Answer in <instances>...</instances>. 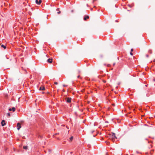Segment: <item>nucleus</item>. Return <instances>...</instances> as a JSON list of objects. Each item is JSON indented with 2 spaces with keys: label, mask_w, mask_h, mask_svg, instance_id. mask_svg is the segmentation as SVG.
<instances>
[{
  "label": "nucleus",
  "mask_w": 155,
  "mask_h": 155,
  "mask_svg": "<svg viewBox=\"0 0 155 155\" xmlns=\"http://www.w3.org/2000/svg\"><path fill=\"white\" fill-rule=\"evenodd\" d=\"M116 137L115 136V134L114 133H112V138H110V139L113 141H114L115 140V138Z\"/></svg>",
  "instance_id": "f257e3e1"
},
{
  "label": "nucleus",
  "mask_w": 155,
  "mask_h": 155,
  "mask_svg": "<svg viewBox=\"0 0 155 155\" xmlns=\"http://www.w3.org/2000/svg\"><path fill=\"white\" fill-rule=\"evenodd\" d=\"M71 98L70 97H67L65 99L66 102L68 103H70L71 101Z\"/></svg>",
  "instance_id": "f03ea898"
},
{
  "label": "nucleus",
  "mask_w": 155,
  "mask_h": 155,
  "mask_svg": "<svg viewBox=\"0 0 155 155\" xmlns=\"http://www.w3.org/2000/svg\"><path fill=\"white\" fill-rule=\"evenodd\" d=\"M17 129L18 130H19L20 129V128L21 127V124L19 123H18L17 124Z\"/></svg>",
  "instance_id": "7ed1b4c3"
},
{
  "label": "nucleus",
  "mask_w": 155,
  "mask_h": 155,
  "mask_svg": "<svg viewBox=\"0 0 155 155\" xmlns=\"http://www.w3.org/2000/svg\"><path fill=\"white\" fill-rule=\"evenodd\" d=\"M41 2H42L41 0H39V1H38V0H35L36 3L38 5H40L41 4Z\"/></svg>",
  "instance_id": "20e7f679"
},
{
  "label": "nucleus",
  "mask_w": 155,
  "mask_h": 155,
  "mask_svg": "<svg viewBox=\"0 0 155 155\" xmlns=\"http://www.w3.org/2000/svg\"><path fill=\"white\" fill-rule=\"evenodd\" d=\"M2 125V126H4L5 125V120H3L1 122Z\"/></svg>",
  "instance_id": "39448f33"
},
{
  "label": "nucleus",
  "mask_w": 155,
  "mask_h": 155,
  "mask_svg": "<svg viewBox=\"0 0 155 155\" xmlns=\"http://www.w3.org/2000/svg\"><path fill=\"white\" fill-rule=\"evenodd\" d=\"M52 58H49L47 60V61L48 63H51L52 62Z\"/></svg>",
  "instance_id": "423d86ee"
},
{
  "label": "nucleus",
  "mask_w": 155,
  "mask_h": 155,
  "mask_svg": "<svg viewBox=\"0 0 155 155\" xmlns=\"http://www.w3.org/2000/svg\"><path fill=\"white\" fill-rule=\"evenodd\" d=\"M89 18V17L88 16L85 15L84 18V20L85 21L87 19H88Z\"/></svg>",
  "instance_id": "0eeeda50"
},
{
  "label": "nucleus",
  "mask_w": 155,
  "mask_h": 155,
  "mask_svg": "<svg viewBox=\"0 0 155 155\" xmlns=\"http://www.w3.org/2000/svg\"><path fill=\"white\" fill-rule=\"evenodd\" d=\"M39 90L44 91L45 90V88L44 87H40L39 89Z\"/></svg>",
  "instance_id": "6e6552de"
},
{
  "label": "nucleus",
  "mask_w": 155,
  "mask_h": 155,
  "mask_svg": "<svg viewBox=\"0 0 155 155\" xmlns=\"http://www.w3.org/2000/svg\"><path fill=\"white\" fill-rule=\"evenodd\" d=\"M28 147L27 146H23V148L24 149L26 150L28 149Z\"/></svg>",
  "instance_id": "1a4fd4ad"
},
{
  "label": "nucleus",
  "mask_w": 155,
  "mask_h": 155,
  "mask_svg": "<svg viewBox=\"0 0 155 155\" xmlns=\"http://www.w3.org/2000/svg\"><path fill=\"white\" fill-rule=\"evenodd\" d=\"M15 110V107H12V110L13 112H14Z\"/></svg>",
  "instance_id": "9d476101"
},
{
  "label": "nucleus",
  "mask_w": 155,
  "mask_h": 155,
  "mask_svg": "<svg viewBox=\"0 0 155 155\" xmlns=\"http://www.w3.org/2000/svg\"><path fill=\"white\" fill-rule=\"evenodd\" d=\"M1 47H2L3 48L5 49L6 48V47L3 45H1Z\"/></svg>",
  "instance_id": "9b49d317"
},
{
  "label": "nucleus",
  "mask_w": 155,
  "mask_h": 155,
  "mask_svg": "<svg viewBox=\"0 0 155 155\" xmlns=\"http://www.w3.org/2000/svg\"><path fill=\"white\" fill-rule=\"evenodd\" d=\"M73 139V136L71 137L70 138V139L71 142Z\"/></svg>",
  "instance_id": "f8f14e48"
},
{
  "label": "nucleus",
  "mask_w": 155,
  "mask_h": 155,
  "mask_svg": "<svg viewBox=\"0 0 155 155\" xmlns=\"http://www.w3.org/2000/svg\"><path fill=\"white\" fill-rule=\"evenodd\" d=\"M148 52L150 54H151L152 53V51L150 50H149L148 51Z\"/></svg>",
  "instance_id": "ddd939ff"
},
{
  "label": "nucleus",
  "mask_w": 155,
  "mask_h": 155,
  "mask_svg": "<svg viewBox=\"0 0 155 155\" xmlns=\"http://www.w3.org/2000/svg\"><path fill=\"white\" fill-rule=\"evenodd\" d=\"M106 144H107V145H109V144H110V143H109V142H107V143H106Z\"/></svg>",
  "instance_id": "4468645a"
},
{
  "label": "nucleus",
  "mask_w": 155,
  "mask_h": 155,
  "mask_svg": "<svg viewBox=\"0 0 155 155\" xmlns=\"http://www.w3.org/2000/svg\"><path fill=\"white\" fill-rule=\"evenodd\" d=\"M7 115L9 117L10 116V114L9 113H8L7 114Z\"/></svg>",
  "instance_id": "2eb2a0df"
},
{
  "label": "nucleus",
  "mask_w": 155,
  "mask_h": 155,
  "mask_svg": "<svg viewBox=\"0 0 155 155\" xmlns=\"http://www.w3.org/2000/svg\"><path fill=\"white\" fill-rule=\"evenodd\" d=\"M63 86L64 87H67V86L68 85L65 84H64Z\"/></svg>",
  "instance_id": "dca6fc26"
},
{
  "label": "nucleus",
  "mask_w": 155,
  "mask_h": 155,
  "mask_svg": "<svg viewBox=\"0 0 155 155\" xmlns=\"http://www.w3.org/2000/svg\"><path fill=\"white\" fill-rule=\"evenodd\" d=\"M54 84H58V83L57 82H54Z\"/></svg>",
  "instance_id": "f3484780"
},
{
  "label": "nucleus",
  "mask_w": 155,
  "mask_h": 155,
  "mask_svg": "<svg viewBox=\"0 0 155 155\" xmlns=\"http://www.w3.org/2000/svg\"><path fill=\"white\" fill-rule=\"evenodd\" d=\"M9 111H11V110H12V108H9Z\"/></svg>",
  "instance_id": "a211bd4d"
},
{
  "label": "nucleus",
  "mask_w": 155,
  "mask_h": 155,
  "mask_svg": "<svg viewBox=\"0 0 155 155\" xmlns=\"http://www.w3.org/2000/svg\"><path fill=\"white\" fill-rule=\"evenodd\" d=\"M61 11H59V12H58L57 13H58V14H59L60 13H61Z\"/></svg>",
  "instance_id": "6ab92c4d"
},
{
  "label": "nucleus",
  "mask_w": 155,
  "mask_h": 155,
  "mask_svg": "<svg viewBox=\"0 0 155 155\" xmlns=\"http://www.w3.org/2000/svg\"><path fill=\"white\" fill-rule=\"evenodd\" d=\"M130 54L131 55H133V53H132V52H130Z\"/></svg>",
  "instance_id": "aec40b11"
},
{
  "label": "nucleus",
  "mask_w": 155,
  "mask_h": 155,
  "mask_svg": "<svg viewBox=\"0 0 155 155\" xmlns=\"http://www.w3.org/2000/svg\"><path fill=\"white\" fill-rule=\"evenodd\" d=\"M146 56L147 57H149V56L148 54H146Z\"/></svg>",
  "instance_id": "412c9836"
},
{
  "label": "nucleus",
  "mask_w": 155,
  "mask_h": 155,
  "mask_svg": "<svg viewBox=\"0 0 155 155\" xmlns=\"http://www.w3.org/2000/svg\"><path fill=\"white\" fill-rule=\"evenodd\" d=\"M131 52H132V51H133V49H131Z\"/></svg>",
  "instance_id": "4be33fe9"
},
{
  "label": "nucleus",
  "mask_w": 155,
  "mask_h": 155,
  "mask_svg": "<svg viewBox=\"0 0 155 155\" xmlns=\"http://www.w3.org/2000/svg\"><path fill=\"white\" fill-rule=\"evenodd\" d=\"M99 134L100 135H101V133H99L97 131V135L98 134Z\"/></svg>",
  "instance_id": "5701e85b"
},
{
  "label": "nucleus",
  "mask_w": 155,
  "mask_h": 155,
  "mask_svg": "<svg viewBox=\"0 0 155 155\" xmlns=\"http://www.w3.org/2000/svg\"><path fill=\"white\" fill-rule=\"evenodd\" d=\"M59 134V133L55 134V135H57V134Z\"/></svg>",
  "instance_id": "b1692460"
},
{
  "label": "nucleus",
  "mask_w": 155,
  "mask_h": 155,
  "mask_svg": "<svg viewBox=\"0 0 155 155\" xmlns=\"http://www.w3.org/2000/svg\"><path fill=\"white\" fill-rule=\"evenodd\" d=\"M80 77V76L79 75H78V78H79Z\"/></svg>",
  "instance_id": "393cba45"
},
{
  "label": "nucleus",
  "mask_w": 155,
  "mask_h": 155,
  "mask_svg": "<svg viewBox=\"0 0 155 155\" xmlns=\"http://www.w3.org/2000/svg\"><path fill=\"white\" fill-rule=\"evenodd\" d=\"M99 107H100V108L99 109H99L100 110H101V109H100V107L99 106Z\"/></svg>",
  "instance_id": "a878e982"
},
{
  "label": "nucleus",
  "mask_w": 155,
  "mask_h": 155,
  "mask_svg": "<svg viewBox=\"0 0 155 155\" xmlns=\"http://www.w3.org/2000/svg\"><path fill=\"white\" fill-rule=\"evenodd\" d=\"M42 93L43 94H44V92H42Z\"/></svg>",
  "instance_id": "bb28decb"
},
{
  "label": "nucleus",
  "mask_w": 155,
  "mask_h": 155,
  "mask_svg": "<svg viewBox=\"0 0 155 155\" xmlns=\"http://www.w3.org/2000/svg\"><path fill=\"white\" fill-rule=\"evenodd\" d=\"M99 114V113L97 112V115Z\"/></svg>",
  "instance_id": "cd10ccee"
},
{
  "label": "nucleus",
  "mask_w": 155,
  "mask_h": 155,
  "mask_svg": "<svg viewBox=\"0 0 155 155\" xmlns=\"http://www.w3.org/2000/svg\"><path fill=\"white\" fill-rule=\"evenodd\" d=\"M101 138H102V139H103V137H101Z\"/></svg>",
  "instance_id": "c85d7f7f"
},
{
  "label": "nucleus",
  "mask_w": 155,
  "mask_h": 155,
  "mask_svg": "<svg viewBox=\"0 0 155 155\" xmlns=\"http://www.w3.org/2000/svg\"><path fill=\"white\" fill-rule=\"evenodd\" d=\"M108 67H109V66H110L109 65H108Z\"/></svg>",
  "instance_id": "c756f323"
},
{
  "label": "nucleus",
  "mask_w": 155,
  "mask_h": 155,
  "mask_svg": "<svg viewBox=\"0 0 155 155\" xmlns=\"http://www.w3.org/2000/svg\"><path fill=\"white\" fill-rule=\"evenodd\" d=\"M135 110V109H134V110Z\"/></svg>",
  "instance_id": "7c9ffc66"
},
{
  "label": "nucleus",
  "mask_w": 155,
  "mask_h": 155,
  "mask_svg": "<svg viewBox=\"0 0 155 155\" xmlns=\"http://www.w3.org/2000/svg\"><path fill=\"white\" fill-rule=\"evenodd\" d=\"M94 7H96V6H94Z\"/></svg>",
  "instance_id": "2f4dec72"
},
{
  "label": "nucleus",
  "mask_w": 155,
  "mask_h": 155,
  "mask_svg": "<svg viewBox=\"0 0 155 155\" xmlns=\"http://www.w3.org/2000/svg\"><path fill=\"white\" fill-rule=\"evenodd\" d=\"M96 1V0H94V1Z\"/></svg>",
  "instance_id": "473e14b6"
},
{
  "label": "nucleus",
  "mask_w": 155,
  "mask_h": 155,
  "mask_svg": "<svg viewBox=\"0 0 155 155\" xmlns=\"http://www.w3.org/2000/svg\"><path fill=\"white\" fill-rule=\"evenodd\" d=\"M104 82H106V81H104Z\"/></svg>",
  "instance_id": "72a5a7b5"
}]
</instances>
